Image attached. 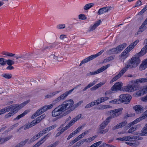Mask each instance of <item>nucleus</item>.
I'll return each mask as SVG.
<instances>
[{"label": "nucleus", "mask_w": 147, "mask_h": 147, "mask_svg": "<svg viewBox=\"0 0 147 147\" xmlns=\"http://www.w3.org/2000/svg\"><path fill=\"white\" fill-rule=\"evenodd\" d=\"M55 47L54 45H51L50 46H47L44 47L42 49V51H45L47 50V49H52Z\"/></svg>", "instance_id": "obj_40"}, {"label": "nucleus", "mask_w": 147, "mask_h": 147, "mask_svg": "<svg viewBox=\"0 0 147 147\" xmlns=\"http://www.w3.org/2000/svg\"><path fill=\"white\" fill-rule=\"evenodd\" d=\"M110 66V64H108L106 65L105 66H103L100 69H98L96 71L97 74L100 73L101 72H102L104 70H105L106 69H107L108 67H109Z\"/></svg>", "instance_id": "obj_24"}, {"label": "nucleus", "mask_w": 147, "mask_h": 147, "mask_svg": "<svg viewBox=\"0 0 147 147\" xmlns=\"http://www.w3.org/2000/svg\"><path fill=\"white\" fill-rule=\"evenodd\" d=\"M30 101V100H28L25 101H24L23 103L20 105L21 108H23L24 106L26 105Z\"/></svg>", "instance_id": "obj_55"}, {"label": "nucleus", "mask_w": 147, "mask_h": 147, "mask_svg": "<svg viewBox=\"0 0 147 147\" xmlns=\"http://www.w3.org/2000/svg\"><path fill=\"white\" fill-rule=\"evenodd\" d=\"M142 136H144L147 135V124L143 128L142 130Z\"/></svg>", "instance_id": "obj_31"}, {"label": "nucleus", "mask_w": 147, "mask_h": 147, "mask_svg": "<svg viewBox=\"0 0 147 147\" xmlns=\"http://www.w3.org/2000/svg\"><path fill=\"white\" fill-rule=\"evenodd\" d=\"M109 99V98L108 97H102L98 98L96 100H95L96 105H98L103 102Z\"/></svg>", "instance_id": "obj_17"}, {"label": "nucleus", "mask_w": 147, "mask_h": 147, "mask_svg": "<svg viewBox=\"0 0 147 147\" xmlns=\"http://www.w3.org/2000/svg\"><path fill=\"white\" fill-rule=\"evenodd\" d=\"M5 110V112H8L11 110V111L12 109V105L8 106L4 108Z\"/></svg>", "instance_id": "obj_48"}, {"label": "nucleus", "mask_w": 147, "mask_h": 147, "mask_svg": "<svg viewBox=\"0 0 147 147\" xmlns=\"http://www.w3.org/2000/svg\"><path fill=\"white\" fill-rule=\"evenodd\" d=\"M94 5L93 3H90L86 5L84 8L85 10H88L92 7Z\"/></svg>", "instance_id": "obj_36"}, {"label": "nucleus", "mask_w": 147, "mask_h": 147, "mask_svg": "<svg viewBox=\"0 0 147 147\" xmlns=\"http://www.w3.org/2000/svg\"><path fill=\"white\" fill-rule=\"evenodd\" d=\"M12 137V136H7V137L3 139V142H6V141H7L10 139Z\"/></svg>", "instance_id": "obj_60"}, {"label": "nucleus", "mask_w": 147, "mask_h": 147, "mask_svg": "<svg viewBox=\"0 0 147 147\" xmlns=\"http://www.w3.org/2000/svg\"><path fill=\"white\" fill-rule=\"evenodd\" d=\"M51 134H50L49 133L45 135V136L43 137L39 141V142L40 143L42 144H43L45 140L48 138L50 136Z\"/></svg>", "instance_id": "obj_29"}, {"label": "nucleus", "mask_w": 147, "mask_h": 147, "mask_svg": "<svg viewBox=\"0 0 147 147\" xmlns=\"http://www.w3.org/2000/svg\"><path fill=\"white\" fill-rule=\"evenodd\" d=\"M59 54L57 53H55L54 54L51 55L50 57L54 61H58V57L59 56Z\"/></svg>", "instance_id": "obj_26"}, {"label": "nucleus", "mask_w": 147, "mask_h": 147, "mask_svg": "<svg viewBox=\"0 0 147 147\" xmlns=\"http://www.w3.org/2000/svg\"><path fill=\"white\" fill-rule=\"evenodd\" d=\"M137 123V122L135 120L131 122L130 123H129L128 124V127H131V126L133 125H134L135 124H136Z\"/></svg>", "instance_id": "obj_63"}, {"label": "nucleus", "mask_w": 147, "mask_h": 147, "mask_svg": "<svg viewBox=\"0 0 147 147\" xmlns=\"http://www.w3.org/2000/svg\"><path fill=\"white\" fill-rule=\"evenodd\" d=\"M142 136H144L147 135V124L143 128L142 130Z\"/></svg>", "instance_id": "obj_30"}, {"label": "nucleus", "mask_w": 147, "mask_h": 147, "mask_svg": "<svg viewBox=\"0 0 147 147\" xmlns=\"http://www.w3.org/2000/svg\"><path fill=\"white\" fill-rule=\"evenodd\" d=\"M31 127H32V126L30 123L26 124L25 125L20 127V129H22V128H24V129L26 130Z\"/></svg>", "instance_id": "obj_46"}, {"label": "nucleus", "mask_w": 147, "mask_h": 147, "mask_svg": "<svg viewBox=\"0 0 147 147\" xmlns=\"http://www.w3.org/2000/svg\"><path fill=\"white\" fill-rule=\"evenodd\" d=\"M136 129V127H132L128 130L127 132L129 133H132L135 131Z\"/></svg>", "instance_id": "obj_56"}, {"label": "nucleus", "mask_w": 147, "mask_h": 147, "mask_svg": "<svg viewBox=\"0 0 147 147\" xmlns=\"http://www.w3.org/2000/svg\"><path fill=\"white\" fill-rule=\"evenodd\" d=\"M2 77L6 79H10L12 77L11 74H3L2 75Z\"/></svg>", "instance_id": "obj_41"}, {"label": "nucleus", "mask_w": 147, "mask_h": 147, "mask_svg": "<svg viewBox=\"0 0 147 147\" xmlns=\"http://www.w3.org/2000/svg\"><path fill=\"white\" fill-rule=\"evenodd\" d=\"M96 105L95 100H94L93 102H92L91 103L87 105L85 107V108H88L91 107L93 106Z\"/></svg>", "instance_id": "obj_38"}, {"label": "nucleus", "mask_w": 147, "mask_h": 147, "mask_svg": "<svg viewBox=\"0 0 147 147\" xmlns=\"http://www.w3.org/2000/svg\"><path fill=\"white\" fill-rule=\"evenodd\" d=\"M127 124V122L126 121H123L117 124L115 126L113 127L112 129L113 130H114L116 129H118L125 126Z\"/></svg>", "instance_id": "obj_11"}, {"label": "nucleus", "mask_w": 147, "mask_h": 147, "mask_svg": "<svg viewBox=\"0 0 147 147\" xmlns=\"http://www.w3.org/2000/svg\"><path fill=\"white\" fill-rule=\"evenodd\" d=\"M146 82H147V77L146 78H140L134 80V83L138 86V87L140 83Z\"/></svg>", "instance_id": "obj_18"}, {"label": "nucleus", "mask_w": 147, "mask_h": 147, "mask_svg": "<svg viewBox=\"0 0 147 147\" xmlns=\"http://www.w3.org/2000/svg\"><path fill=\"white\" fill-rule=\"evenodd\" d=\"M79 19L81 20H86L87 18L83 14H81L79 15Z\"/></svg>", "instance_id": "obj_54"}, {"label": "nucleus", "mask_w": 147, "mask_h": 147, "mask_svg": "<svg viewBox=\"0 0 147 147\" xmlns=\"http://www.w3.org/2000/svg\"><path fill=\"white\" fill-rule=\"evenodd\" d=\"M133 83L131 85L127 86L124 88L125 91L128 92L134 91L138 89V86L133 82Z\"/></svg>", "instance_id": "obj_9"}, {"label": "nucleus", "mask_w": 147, "mask_h": 147, "mask_svg": "<svg viewBox=\"0 0 147 147\" xmlns=\"http://www.w3.org/2000/svg\"><path fill=\"white\" fill-rule=\"evenodd\" d=\"M104 51V50H101L99 52L95 55H92L88 57L87 58L83 59L80 63L79 66H81L83 64L87 63L89 61L91 60L96 57L100 55Z\"/></svg>", "instance_id": "obj_5"}, {"label": "nucleus", "mask_w": 147, "mask_h": 147, "mask_svg": "<svg viewBox=\"0 0 147 147\" xmlns=\"http://www.w3.org/2000/svg\"><path fill=\"white\" fill-rule=\"evenodd\" d=\"M109 103H112V104H119L120 103V101L118 99H115L113 100L110 101H109Z\"/></svg>", "instance_id": "obj_45"}, {"label": "nucleus", "mask_w": 147, "mask_h": 147, "mask_svg": "<svg viewBox=\"0 0 147 147\" xmlns=\"http://www.w3.org/2000/svg\"><path fill=\"white\" fill-rule=\"evenodd\" d=\"M123 108L111 110L109 111L110 113L111 114L110 116L107 117L106 119L102 122L99 126L98 132L100 134H105L109 131V128L104 129L108 124L109 123L110 120L113 118L118 116L122 113L121 112L123 110Z\"/></svg>", "instance_id": "obj_1"}, {"label": "nucleus", "mask_w": 147, "mask_h": 147, "mask_svg": "<svg viewBox=\"0 0 147 147\" xmlns=\"http://www.w3.org/2000/svg\"><path fill=\"white\" fill-rule=\"evenodd\" d=\"M129 51L127 49H126L121 54V55L122 57L125 56L126 57L127 54L129 52Z\"/></svg>", "instance_id": "obj_51"}, {"label": "nucleus", "mask_w": 147, "mask_h": 147, "mask_svg": "<svg viewBox=\"0 0 147 147\" xmlns=\"http://www.w3.org/2000/svg\"><path fill=\"white\" fill-rule=\"evenodd\" d=\"M127 136H125L123 137V138H119L117 139V140H119L122 141H127Z\"/></svg>", "instance_id": "obj_57"}, {"label": "nucleus", "mask_w": 147, "mask_h": 147, "mask_svg": "<svg viewBox=\"0 0 147 147\" xmlns=\"http://www.w3.org/2000/svg\"><path fill=\"white\" fill-rule=\"evenodd\" d=\"M29 56V55H28L26 54L25 55H17L15 56V57L17 59H21L22 60H26L28 58Z\"/></svg>", "instance_id": "obj_20"}, {"label": "nucleus", "mask_w": 147, "mask_h": 147, "mask_svg": "<svg viewBox=\"0 0 147 147\" xmlns=\"http://www.w3.org/2000/svg\"><path fill=\"white\" fill-rule=\"evenodd\" d=\"M127 145L131 146H136L139 144V143L137 142H125Z\"/></svg>", "instance_id": "obj_35"}, {"label": "nucleus", "mask_w": 147, "mask_h": 147, "mask_svg": "<svg viewBox=\"0 0 147 147\" xmlns=\"http://www.w3.org/2000/svg\"><path fill=\"white\" fill-rule=\"evenodd\" d=\"M6 60L3 58H0V65L2 66H4L6 64Z\"/></svg>", "instance_id": "obj_43"}, {"label": "nucleus", "mask_w": 147, "mask_h": 147, "mask_svg": "<svg viewBox=\"0 0 147 147\" xmlns=\"http://www.w3.org/2000/svg\"><path fill=\"white\" fill-rule=\"evenodd\" d=\"M101 21L99 20L96 23L94 24L93 26H91L89 28L88 31L89 32L92 31L94 30L100 24Z\"/></svg>", "instance_id": "obj_16"}, {"label": "nucleus", "mask_w": 147, "mask_h": 147, "mask_svg": "<svg viewBox=\"0 0 147 147\" xmlns=\"http://www.w3.org/2000/svg\"><path fill=\"white\" fill-rule=\"evenodd\" d=\"M12 111L5 116L4 118L5 119L8 118L13 116L17 113L19 110L22 109L21 106L19 104L12 105Z\"/></svg>", "instance_id": "obj_4"}, {"label": "nucleus", "mask_w": 147, "mask_h": 147, "mask_svg": "<svg viewBox=\"0 0 147 147\" xmlns=\"http://www.w3.org/2000/svg\"><path fill=\"white\" fill-rule=\"evenodd\" d=\"M146 25L143 24V23L140 26V28L139 29V30L138 32V34H140V32H142L144 31L146 29Z\"/></svg>", "instance_id": "obj_33"}, {"label": "nucleus", "mask_w": 147, "mask_h": 147, "mask_svg": "<svg viewBox=\"0 0 147 147\" xmlns=\"http://www.w3.org/2000/svg\"><path fill=\"white\" fill-rule=\"evenodd\" d=\"M76 134H75L74 131L72 133L70 134L69 135V136L67 138V140H69L71 138H72L73 136H74Z\"/></svg>", "instance_id": "obj_62"}, {"label": "nucleus", "mask_w": 147, "mask_h": 147, "mask_svg": "<svg viewBox=\"0 0 147 147\" xmlns=\"http://www.w3.org/2000/svg\"><path fill=\"white\" fill-rule=\"evenodd\" d=\"M145 42L146 45L142 49L141 51L137 53L138 56H142L147 52V39L146 40Z\"/></svg>", "instance_id": "obj_12"}, {"label": "nucleus", "mask_w": 147, "mask_h": 147, "mask_svg": "<svg viewBox=\"0 0 147 147\" xmlns=\"http://www.w3.org/2000/svg\"><path fill=\"white\" fill-rule=\"evenodd\" d=\"M74 104V101L71 99L67 100L63 102L61 105L65 111H66L63 115H61L59 118H61L63 116L66 115L73 111L75 108L73 107Z\"/></svg>", "instance_id": "obj_3"}, {"label": "nucleus", "mask_w": 147, "mask_h": 147, "mask_svg": "<svg viewBox=\"0 0 147 147\" xmlns=\"http://www.w3.org/2000/svg\"><path fill=\"white\" fill-rule=\"evenodd\" d=\"M6 63L8 65H12L15 63L14 61L10 59L6 60Z\"/></svg>", "instance_id": "obj_42"}, {"label": "nucleus", "mask_w": 147, "mask_h": 147, "mask_svg": "<svg viewBox=\"0 0 147 147\" xmlns=\"http://www.w3.org/2000/svg\"><path fill=\"white\" fill-rule=\"evenodd\" d=\"M110 106H109L108 105H100L98 106L97 107V109H106L109 108H110Z\"/></svg>", "instance_id": "obj_37"}, {"label": "nucleus", "mask_w": 147, "mask_h": 147, "mask_svg": "<svg viewBox=\"0 0 147 147\" xmlns=\"http://www.w3.org/2000/svg\"><path fill=\"white\" fill-rule=\"evenodd\" d=\"M146 67H147V65L144 61L140 65L139 69L140 70H142L144 69Z\"/></svg>", "instance_id": "obj_39"}, {"label": "nucleus", "mask_w": 147, "mask_h": 147, "mask_svg": "<svg viewBox=\"0 0 147 147\" xmlns=\"http://www.w3.org/2000/svg\"><path fill=\"white\" fill-rule=\"evenodd\" d=\"M24 145V144L22 141H21L15 147H23Z\"/></svg>", "instance_id": "obj_64"}, {"label": "nucleus", "mask_w": 147, "mask_h": 147, "mask_svg": "<svg viewBox=\"0 0 147 147\" xmlns=\"http://www.w3.org/2000/svg\"><path fill=\"white\" fill-rule=\"evenodd\" d=\"M97 82V81L96 80H94L92 82L90 83L86 86L88 89L93 86Z\"/></svg>", "instance_id": "obj_50"}, {"label": "nucleus", "mask_w": 147, "mask_h": 147, "mask_svg": "<svg viewBox=\"0 0 147 147\" xmlns=\"http://www.w3.org/2000/svg\"><path fill=\"white\" fill-rule=\"evenodd\" d=\"M115 58V56H110L104 60L103 62L106 63L108 62H109L113 60Z\"/></svg>", "instance_id": "obj_34"}, {"label": "nucleus", "mask_w": 147, "mask_h": 147, "mask_svg": "<svg viewBox=\"0 0 147 147\" xmlns=\"http://www.w3.org/2000/svg\"><path fill=\"white\" fill-rule=\"evenodd\" d=\"M105 83L104 82H100L92 88H91V90H95L98 88L101 87V86L103 85Z\"/></svg>", "instance_id": "obj_28"}, {"label": "nucleus", "mask_w": 147, "mask_h": 147, "mask_svg": "<svg viewBox=\"0 0 147 147\" xmlns=\"http://www.w3.org/2000/svg\"><path fill=\"white\" fill-rule=\"evenodd\" d=\"M123 86L122 83L120 82L116 83L111 87V90L112 91H116L121 89Z\"/></svg>", "instance_id": "obj_10"}, {"label": "nucleus", "mask_w": 147, "mask_h": 147, "mask_svg": "<svg viewBox=\"0 0 147 147\" xmlns=\"http://www.w3.org/2000/svg\"><path fill=\"white\" fill-rule=\"evenodd\" d=\"M111 7H104L99 9L98 13V15H101L108 12L111 9Z\"/></svg>", "instance_id": "obj_13"}, {"label": "nucleus", "mask_w": 147, "mask_h": 147, "mask_svg": "<svg viewBox=\"0 0 147 147\" xmlns=\"http://www.w3.org/2000/svg\"><path fill=\"white\" fill-rule=\"evenodd\" d=\"M137 54V53L136 55V56L132 57L131 59L129 64L124 67L117 75L112 79L110 82V83H112L121 78L127 71L128 68H135L139 64L140 62V60L139 57L140 56H138Z\"/></svg>", "instance_id": "obj_2"}, {"label": "nucleus", "mask_w": 147, "mask_h": 147, "mask_svg": "<svg viewBox=\"0 0 147 147\" xmlns=\"http://www.w3.org/2000/svg\"><path fill=\"white\" fill-rule=\"evenodd\" d=\"M97 72L96 71L93 72H89L86 74L87 76H89L91 75H94L97 74Z\"/></svg>", "instance_id": "obj_61"}, {"label": "nucleus", "mask_w": 147, "mask_h": 147, "mask_svg": "<svg viewBox=\"0 0 147 147\" xmlns=\"http://www.w3.org/2000/svg\"><path fill=\"white\" fill-rule=\"evenodd\" d=\"M147 117V112L146 111L143 113L141 116L140 117L136 119V120L137 123L140 121H141L145 119Z\"/></svg>", "instance_id": "obj_22"}, {"label": "nucleus", "mask_w": 147, "mask_h": 147, "mask_svg": "<svg viewBox=\"0 0 147 147\" xmlns=\"http://www.w3.org/2000/svg\"><path fill=\"white\" fill-rule=\"evenodd\" d=\"M38 139V138H36V136H34L32 138H31L30 140L28 141V144H30L34 142L36 140Z\"/></svg>", "instance_id": "obj_47"}, {"label": "nucleus", "mask_w": 147, "mask_h": 147, "mask_svg": "<svg viewBox=\"0 0 147 147\" xmlns=\"http://www.w3.org/2000/svg\"><path fill=\"white\" fill-rule=\"evenodd\" d=\"M97 82V81L96 80H94L92 82L90 83L86 86L88 89L93 86Z\"/></svg>", "instance_id": "obj_49"}, {"label": "nucleus", "mask_w": 147, "mask_h": 147, "mask_svg": "<svg viewBox=\"0 0 147 147\" xmlns=\"http://www.w3.org/2000/svg\"><path fill=\"white\" fill-rule=\"evenodd\" d=\"M29 112V111L27 110L25 111L23 113L18 115L15 118L14 120H19L20 119L24 116L27 114Z\"/></svg>", "instance_id": "obj_25"}, {"label": "nucleus", "mask_w": 147, "mask_h": 147, "mask_svg": "<svg viewBox=\"0 0 147 147\" xmlns=\"http://www.w3.org/2000/svg\"><path fill=\"white\" fill-rule=\"evenodd\" d=\"M142 136H144L147 135V124L143 128L142 130Z\"/></svg>", "instance_id": "obj_32"}, {"label": "nucleus", "mask_w": 147, "mask_h": 147, "mask_svg": "<svg viewBox=\"0 0 147 147\" xmlns=\"http://www.w3.org/2000/svg\"><path fill=\"white\" fill-rule=\"evenodd\" d=\"M139 42V40H136L135 41L131 44L126 49L130 51L134 48V47Z\"/></svg>", "instance_id": "obj_19"}, {"label": "nucleus", "mask_w": 147, "mask_h": 147, "mask_svg": "<svg viewBox=\"0 0 147 147\" xmlns=\"http://www.w3.org/2000/svg\"><path fill=\"white\" fill-rule=\"evenodd\" d=\"M76 121V120H74L73 119L67 124L68 126L70 127L73 125Z\"/></svg>", "instance_id": "obj_53"}, {"label": "nucleus", "mask_w": 147, "mask_h": 147, "mask_svg": "<svg viewBox=\"0 0 147 147\" xmlns=\"http://www.w3.org/2000/svg\"><path fill=\"white\" fill-rule=\"evenodd\" d=\"M117 51V50L116 49V48H113L111 49L108 50L107 52V54L109 55L117 54L118 53Z\"/></svg>", "instance_id": "obj_27"}, {"label": "nucleus", "mask_w": 147, "mask_h": 147, "mask_svg": "<svg viewBox=\"0 0 147 147\" xmlns=\"http://www.w3.org/2000/svg\"><path fill=\"white\" fill-rule=\"evenodd\" d=\"M133 108L136 112L138 114H140L143 111V107L140 105H136Z\"/></svg>", "instance_id": "obj_15"}, {"label": "nucleus", "mask_w": 147, "mask_h": 147, "mask_svg": "<svg viewBox=\"0 0 147 147\" xmlns=\"http://www.w3.org/2000/svg\"><path fill=\"white\" fill-rule=\"evenodd\" d=\"M71 90H69L61 95L53 101V103L54 104L59 102L61 100H64L69 94L71 93Z\"/></svg>", "instance_id": "obj_8"}, {"label": "nucleus", "mask_w": 147, "mask_h": 147, "mask_svg": "<svg viewBox=\"0 0 147 147\" xmlns=\"http://www.w3.org/2000/svg\"><path fill=\"white\" fill-rule=\"evenodd\" d=\"M63 125H61V126L59 127V128L58 129V131H60L62 134L63 132H64L65 131L63 128H61L63 126Z\"/></svg>", "instance_id": "obj_58"}, {"label": "nucleus", "mask_w": 147, "mask_h": 147, "mask_svg": "<svg viewBox=\"0 0 147 147\" xmlns=\"http://www.w3.org/2000/svg\"><path fill=\"white\" fill-rule=\"evenodd\" d=\"M131 96L128 94H121L119 96V100L121 102L125 104H128L131 98Z\"/></svg>", "instance_id": "obj_6"}, {"label": "nucleus", "mask_w": 147, "mask_h": 147, "mask_svg": "<svg viewBox=\"0 0 147 147\" xmlns=\"http://www.w3.org/2000/svg\"><path fill=\"white\" fill-rule=\"evenodd\" d=\"M126 46V45L125 44H123L117 46L115 48L117 53L120 52Z\"/></svg>", "instance_id": "obj_21"}, {"label": "nucleus", "mask_w": 147, "mask_h": 147, "mask_svg": "<svg viewBox=\"0 0 147 147\" xmlns=\"http://www.w3.org/2000/svg\"><path fill=\"white\" fill-rule=\"evenodd\" d=\"M43 113L42 109H41V108H40L38 110L36 113L33 114L31 116V118L32 119H34L37 116L42 114Z\"/></svg>", "instance_id": "obj_23"}, {"label": "nucleus", "mask_w": 147, "mask_h": 147, "mask_svg": "<svg viewBox=\"0 0 147 147\" xmlns=\"http://www.w3.org/2000/svg\"><path fill=\"white\" fill-rule=\"evenodd\" d=\"M140 137L137 136H127V140L129 142H136V140H138L140 139Z\"/></svg>", "instance_id": "obj_14"}, {"label": "nucleus", "mask_w": 147, "mask_h": 147, "mask_svg": "<svg viewBox=\"0 0 147 147\" xmlns=\"http://www.w3.org/2000/svg\"><path fill=\"white\" fill-rule=\"evenodd\" d=\"M59 143V141H57L52 144L50 145V146L51 147H55Z\"/></svg>", "instance_id": "obj_59"}, {"label": "nucleus", "mask_w": 147, "mask_h": 147, "mask_svg": "<svg viewBox=\"0 0 147 147\" xmlns=\"http://www.w3.org/2000/svg\"><path fill=\"white\" fill-rule=\"evenodd\" d=\"M65 111L61 105L55 108L52 111V115L53 117L59 115Z\"/></svg>", "instance_id": "obj_7"}, {"label": "nucleus", "mask_w": 147, "mask_h": 147, "mask_svg": "<svg viewBox=\"0 0 147 147\" xmlns=\"http://www.w3.org/2000/svg\"><path fill=\"white\" fill-rule=\"evenodd\" d=\"M144 94L145 93L143 90V89L141 90H140L138 91L136 93V94L137 96H139L142 95Z\"/></svg>", "instance_id": "obj_52"}, {"label": "nucleus", "mask_w": 147, "mask_h": 147, "mask_svg": "<svg viewBox=\"0 0 147 147\" xmlns=\"http://www.w3.org/2000/svg\"><path fill=\"white\" fill-rule=\"evenodd\" d=\"M57 125H56L55 124L53 125H52L51 126L49 127L46 128V129L47 131L48 132H49L51 130L54 129L56 127Z\"/></svg>", "instance_id": "obj_44"}]
</instances>
